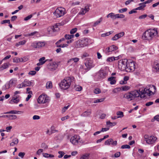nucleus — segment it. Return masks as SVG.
Listing matches in <instances>:
<instances>
[{"instance_id": "nucleus-31", "label": "nucleus", "mask_w": 159, "mask_h": 159, "mask_svg": "<svg viewBox=\"0 0 159 159\" xmlns=\"http://www.w3.org/2000/svg\"><path fill=\"white\" fill-rule=\"evenodd\" d=\"M29 94L28 95L27 97L26 98V101H28L30 99L31 97L32 94V91H29L27 93Z\"/></svg>"}, {"instance_id": "nucleus-62", "label": "nucleus", "mask_w": 159, "mask_h": 159, "mask_svg": "<svg viewBox=\"0 0 159 159\" xmlns=\"http://www.w3.org/2000/svg\"><path fill=\"white\" fill-rule=\"evenodd\" d=\"M89 5H87L84 8H83V9L85 11H86V12H87L89 10Z\"/></svg>"}, {"instance_id": "nucleus-48", "label": "nucleus", "mask_w": 159, "mask_h": 159, "mask_svg": "<svg viewBox=\"0 0 159 159\" xmlns=\"http://www.w3.org/2000/svg\"><path fill=\"white\" fill-rule=\"evenodd\" d=\"M127 9L126 8H122L119 10V12L120 13H122L127 11Z\"/></svg>"}, {"instance_id": "nucleus-50", "label": "nucleus", "mask_w": 159, "mask_h": 159, "mask_svg": "<svg viewBox=\"0 0 159 159\" xmlns=\"http://www.w3.org/2000/svg\"><path fill=\"white\" fill-rule=\"evenodd\" d=\"M77 28H76L72 29L70 31V34H72L75 33L77 31Z\"/></svg>"}, {"instance_id": "nucleus-2", "label": "nucleus", "mask_w": 159, "mask_h": 159, "mask_svg": "<svg viewBox=\"0 0 159 159\" xmlns=\"http://www.w3.org/2000/svg\"><path fill=\"white\" fill-rule=\"evenodd\" d=\"M157 31L156 28L148 30L143 33L142 38L145 40H151L157 36Z\"/></svg>"}, {"instance_id": "nucleus-12", "label": "nucleus", "mask_w": 159, "mask_h": 159, "mask_svg": "<svg viewBox=\"0 0 159 159\" xmlns=\"http://www.w3.org/2000/svg\"><path fill=\"white\" fill-rule=\"evenodd\" d=\"M135 68V63L134 61H131L127 63V68H126V71L130 72L131 71H133Z\"/></svg>"}, {"instance_id": "nucleus-29", "label": "nucleus", "mask_w": 159, "mask_h": 159, "mask_svg": "<svg viewBox=\"0 0 159 159\" xmlns=\"http://www.w3.org/2000/svg\"><path fill=\"white\" fill-rule=\"evenodd\" d=\"M64 37L66 39L69 40L73 38L74 37V35L73 34H66Z\"/></svg>"}, {"instance_id": "nucleus-51", "label": "nucleus", "mask_w": 159, "mask_h": 159, "mask_svg": "<svg viewBox=\"0 0 159 159\" xmlns=\"http://www.w3.org/2000/svg\"><path fill=\"white\" fill-rule=\"evenodd\" d=\"M94 92L95 94H98L101 93V90L100 89L96 88L94 89Z\"/></svg>"}, {"instance_id": "nucleus-23", "label": "nucleus", "mask_w": 159, "mask_h": 159, "mask_svg": "<svg viewBox=\"0 0 159 159\" xmlns=\"http://www.w3.org/2000/svg\"><path fill=\"white\" fill-rule=\"evenodd\" d=\"M91 110H88L84 112L82 115L84 116H87L90 115L91 114Z\"/></svg>"}, {"instance_id": "nucleus-64", "label": "nucleus", "mask_w": 159, "mask_h": 159, "mask_svg": "<svg viewBox=\"0 0 159 159\" xmlns=\"http://www.w3.org/2000/svg\"><path fill=\"white\" fill-rule=\"evenodd\" d=\"M118 18H125V15L122 14H118Z\"/></svg>"}, {"instance_id": "nucleus-30", "label": "nucleus", "mask_w": 159, "mask_h": 159, "mask_svg": "<svg viewBox=\"0 0 159 159\" xmlns=\"http://www.w3.org/2000/svg\"><path fill=\"white\" fill-rule=\"evenodd\" d=\"M52 87V82L51 81H49L46 84V88L47 89H51Z\"/></svg>"}, {"instance_id": "nucleus-5", "label": "nucleus", "mask_w": 159, "mask_h": 159, "mask_svg": "<svg viewBox=\"0 0 159 159\" xmlns=\"http://www.w3.org/2000/svg\"><path fill=\"white\" fill-rule=\"evenodd\" d=\"M88 39L84 38L80 39L77 41L75 44L76 48H83L88 45L89 44Z\"/></svg>"}, {"instance_id": "nucleus-37", "label": "nucleus", "mask_w": 159, "mask_h": 159, "mask_svg": "<svg viewBox=\"0 0 159 159\" xmlns=\"http://www.w3.org/2000/svg\"><path fill=\"white\" fill-rule=\"evenodd\" d=\"M140 6L139 7H137L135 9V10H142L143 9V8L145 7L146 6V5L144 4H142L141 5H140Z\"/></svg>"}, {"instance_id": "nucleus-43", "label": "nucleus", "mask_w": 159, "mask_h": 159, "mask_svg": "<svg viewBox=\"0 0 159 159\" xmlns=\"http://www.w3.org/2000/svg\"><path fill=\"white\" fill-rule=\"evenodd\" d=\"M86 12V11H85L83 9V8H82L80 11L79 12V15H84Z\"/></svg>"}, {"instance_id": "nucleus-13", "label": "nucleus", "mask_w": 159, "mask_h": 159, "mask_svg": "<svg viewBox=\"0 0 159 159\" xmlns=\"http://www.w3.org/2000/svg\"><path fill=\"white\" fill-rule=\"evenodd\" d=\"M80 139V136L77 135H75L71 137L70 139V142L73 144L77 145L79 142Z\"/></svg>"}, {"instance_id": "nucleus-60", "label": "nucleus", "mask_w": 159, "mask_h": 159, "mask_svg": "<svg viewBox=\"0 0 159 159\" xmlns=\"http://www.w3.org/2000/svg\"><path fill=\"white\" fill-rule=\"evenodd\" d=\"M71 60H72V62H76L79 60V59L78 58L75 57L71 58Z\"/></svg>"}, {"instance_id": "nucleus-36", "label": "nucleus", "mask_w": 159, "mask_h": 159, "mask_svg": "<svg viewBox=\"0 0 159 159\" xmlns=\"http://www.w3.org/2000/svg\"><path fill=\"white\" fill-rule=\"evenodd\" d=\"M74 89L76 91H80L82 89V88L79 85H76L74 87Z\"/></svg>"}, {"instance_id": "nucleus-59", "label": "nucleus", "mask_w": 159, "mask_h": 159, "mask_svg": "<svg viewBox=\"0 0 159 159\" xmlns=\"http://www.w3.org/2000/svg\"><path fill=\"white\" fill-rule=\"evenodd\" d=\"M129 87L128 86H125L122 87V89L124 91L128 90L129 89Z\"/></svg>"}, {"instance_id": "nucleus-15", "label": "nucleus", "mask_w": 159, "mask_h": 159, "mask_svg": "<svg viewBox=\"0 0 159 159\" xmlns=\"http://www.w3.org/2000/svg\"><path fill=\"white\" fill-rule=\"evenodd\" d=\"M107 74L105 70H100L98 73V77L99 79H103L106 77L107 76Z\"/></svg>"}, {"instance_id": "nucleus-38", "label": "nucleus", "mask_w": 159, "mask_h": 159, "mask_svg": "<svg viewBox=\"0 0 159 159\" xmlns=\"http://www.w3.org/2000/svg\"><path fill=\"white\" fill-rule=\"evenodd\" d=\"M10 120H15L17 118V116L16 115H8V117Z\"/></svg>"}, {"instance_id": "nucleus-63", "label": "nucleus", "mask_w": 159, "mask_h": 159, "mask_svg": "<svg viewBox=\"0 0 159 159\" xmlns=\"http://www.w3.org/2000/svg\"><path fill=\"white\" fill-rule=\"evenodd\" d=\"M36 72L34 70H32L30 71L28 73L29 75H35L36 74Z\"/></svg>"}, {"instance_id": "nucleus-41", "label": "nucleus", "mask_w": 159, "mask_h": 159, "mask_svg": "<svg viewBox=\"0 0 159 159\" xmlns=\"http://www.w3.org/2000/svg\"><path fill=\"white\" fill-rule=\"evenodd\" d=\"M124 32H122L116 34L117 36L118 39H119L120 37H122L124 35Z\"/></svg>"}, {"instance_id": "nucleus-16", "label": "nucleus", "mask_w": 159, "mask_h": 159, "mask_svg": "<svg viewBox=\"0 0 159 159\" xmlns=\"http://www.w3.org/2000/svg\"><path fill=\"white\" fill-rule=\"evenodd\" d=\"M117 144V141H114L112 139H110L105 141V144L109 145L111 144L113 146L116 145Z\"/></svg>"}, {"instance_id": "nucleus-4", "label": "nucleus", "mask_w": 159, "mask_h": 159, "mask_svg": "<svg viewBox=\"0 0 159 159\" xmlns=\"http://www.w3.org/2000/svg\"><path fill=\"white\" fill-rule=\"evenodd\" d=\"M156 91V87L152 85L148 86L145 88H143L139 89V91L142 95L146 94L147 95L150 96L152 94H154Z\"/></svg>"}, {"instance_id": "nucleus-27", "label": "nucleus", "mask_w": 159, "mask_h": 159, "mask_svg": "<svg viewBox=\"0 0 159 159\" xmlns=\"http://www.w3.org/2000/svg\"><path fill=\"white\" fill-rule=\"evenodd\" d=\"M102 17L100 18L97 21L94 23L93 26V27H96L97 25L99 24L100 22L102 21Z\"/></svg>"}, {"instance_id": "nucleus-9", "label": "nucleus", "mask_w": 159, "mask_h": 159, "mask_svg": "<svg viewBox=\"0 0 159 159\" xmlns=\"http://www.w3.org/2000/svg\"><path fill=\"white\" fill-rule=\"evenodd\" d=\"M144 138L146 143L149 144L154 143L157 139V138L153 136H149L147 134H145L144 136Z\"/></svg>"}, {"instance_id": "nucleus-56", "label": "nucleus", "mask_w": 159, "mask_h": 159, "mask_svg": "<svg viewBox=\"0 0 159 159\" xmlns=\"http://www.w3.org/2000/svg\"><path fill=\"white\" fill-rule=\"evenodd\" d=\"M25 155V153L24 152H20L18 154V156L21 157L22 158H23L24 156Z\"/></svg>"}, {"instance_id": "nucleus-61", "label": "nucleus", "mask_w": 159, "mask_h": 159, "mask_svg": "<svg viewBox=\"0 0 159 159\" xmlns=\"http://www.w3.org/2000/svg\"><path fill=\"white\" fill-rule=\"evenodd\" d=\"M153 104V102H149L146 103L145 105L147 107H148L151 105H152Z\"/></svg>"}, {"instance_id": "nucleus-47", "label": "nucleus", "mask_w": 159, "mask_h": 159, "mask_svg": "<svg viewBox=\"0 0 159 159\" xmlns=\"http://www.w3.org/2000/svg\"><path fill=\"white\" fill-rule=\"evenodd\" d=\"M7 23L10 24V20H3L1 22V24H2Z\"/></svg>"}, {"instance_id": "nucleus-49", "label": "nucleus", "mask_w": 159, "mask_h": 159, "mask_svg": "<svg viewBox=\"0 0 159 159\" xmlns=\"http://www.w3.org/2000/svg\"><path fill=\"white\" fill-rule=\"evenodd\" d=\"M130 148V146L129 145H127V144H125L124 145H123L121 146V148L122 149H125V148Z\"/></svg>"}, {"instance_id": "nucleus-24", "label": "nucleus", "mask_w": 159, "mask_h": 159, "mask_svg": "<svg viewBox=\"0 0 159 159\" xmlns=\"http://www.w3.org/2000/svg\"><path fill=\"white\" fill-rule=\"evenodd\" d=\"M154 68L157 70L159 71V63L157 61H155L154 63Z\"/></svg>"}, {"instance_id": "nucleus-8", "label": "nucleus", "mask_w": 159, "mask_h": 159, "mask_svg": "<svg viewBox=\"0 0 159 159\" xmlns=\"http://www.w3.org/2000/svg\"><path fill=\"white\" fill-rule=\"evenodd\" d=\"M128 60L127 59L120 60L118 61V67L121 71L125 70L127 68Z\"/></svg>"}, {"instance_id": "nucleus-14", "label": "nucleus", "mask_w": 159, "mask_h": 159, "mask_svg": "<svg viewBox=\"0 0 159 159\" xmlns=\"http://www.w3.org/2000/svg\"><path fill=\"white\" fill-rule=\"evenodd\" d=\"M58 25H56L55 26H52L48 28V31L49 34H51L52 33L59 30L58 27Z\"/></svg>"}, {"instance_id": "nucleus-7", "label": "nucleus", "mask_w": 159, "mask_h": 159, "mask_svg": "<svg viewBox=\"0 0 159 159\" xmlns=\"http://www.w3.org/2000/svg\"><path fill=\"white\" fill-rule=\"evenodd\" d=\"M65 14V9L62 7L57 8L54 12L53 14L57 17H60Z\"/></svg>"}, {"instance_id": "nucleus-54", "label": "nucleus", "mask_w": 159, "mask_h": 159, "mask_svg": "<svg viewBox=\"0 0 159 159\" xmlns=\"http://www.w3.org/2000/svg\"><path fill=\"white\" fill-rule=\"evenodd\" d=\"M65 38H62L60 39L58 41L56 42L55 43V44L56 45H57L58 44H59L62 41H63L65 40Z\"/></svg>"}, {"instance_id": "nucleus-10", "label": "nucleus", "mask_w": 159, "mask_h": 159, "mask_svg": "<svg viewBox=\"0 0 159 159\" xmlns=\"http://www.w3.org/2000/svg\"><path fill=\"white\" fill-rule=\"evenodd\" d=\"M37 101L39 103H45L48 102L49 99L48 97L46 95L42 94L40 95L37 99Z\"/></svg>"}, {"instance_id": "nucleus-46", "label": "nucleus", "mask_w": 159, "mask_h": 159, "mask_svg": "<svg viewBox=\"0 0 159 159\" xmlns=\"http://www.w3.org/2000/svg\"><path fill=\"white\" fill-rule=\"evenodd\" d=\"M153 0H148L146 1H145L143 2L140 3L139 4V5H141L142 4H144L145 5L147 3H149L151 2Z\"/></svg>"}, {"instance_id": "nucleus-34", "label": "nucleus", "mask_w": 159, "mask_h": 159, "mask_svg": "<svg viewBox=\"0 0 159 159\" xmlns=\"http://www.w3.org/2000/svg\"><path fill=\"white\" fill-rule=\"evenodd\" d=\"M13 62L16 63L21 62V58H18L17 57H15L13 59Z\"/></svg>"}, {"instance_id": "nucleus-17", "label": "nucleus", "mask_w": 159, "mask_h": 159, "mask_svg": "<svg viewBox=\"0 0 159 159\" xmlns=\"http://www.w3.org/2000/svg\"><path fill=\"white\" fill-rule=\"evenodd\" d=\"M22 86L26 87L28 86H33L34 83L32 81H29V80L26 79L22 83Z\"/></svg>"}, {"instance_id": "nucleus-42", "label": "nucleus", "mask_w": 159, "mask_h": 159, "mask_svg": "<svg viewBox=\"0 0 159 159\" xmlns=\"http://www.w3.org/2000/svg\"><path fill=\"white\" fill-rule=\"evenodd\" d=\"M111 31H109L106 33L102 34L101 36L102 37H105V36H108L110 35L112 33L111 32Z\"/></svg>"}, {"instance_id": "nucleus-45", "label": "nucleus", "mask_w": 159, "mask_h": 159, "mask_svg": "<svg viewBox=\"0 0 159 159\" xmlns=\"http://www.w3.org/2000/svg\"><path fill=\"white\" fill-rule=\"evenodd\" d=\"M57 45V47L58 48H60V47L64 48V47H67L68 46V45L66 44H60V45H59V44H58Z\"/></svg>"}, {"instance_id": "nucleus-21", "label": "nucleus", "mask_w": 159, "mask_h": 159, "mask_svg": "<svg viewBox=\"0 0 159 159\" xmlns=\"http://www.w3.org/2000/svg\"><path fill=\"white\" fill-rule=\"evenodd\" d=\"M116 77L114 76H111L108 79V80L110 81L111 84H114L116 83V81L115 80Z\"/></svg>"}, {"instance_id": "nucleus-57", "label": "nucleus", "mask_w": 159, "mask_h": 159, "mask_svg": "<svg viewBox=\"0 0 159 159\" xmlns=\"http://www.w3.org/2000/svg\"><path fill=\"white\" fill-rule=\"evenodd\" d=\"M36 33H37L36 31H34V32L31 33L30 34H25V37H27V36H28L34 35Z\"/></svg>"}, {"instance_id": "nucleus-6", "label": "nucleus", "mask_w": 159, "mask_h": 159, "mask_svg": "<svg viewBox=\"0 0 159 159\" xmlns=\"http://www.w3.org/2000/svg\"><path fill=\"white\" fill-rule=\"evenodd\" d=\"M84 64L86 68L85 69L87 70H90L95 66L93 61L90 58H87L84 60Z\"/></svg>"}, {"instance_id": "nucleus-40", "label": "nucleus", "mask_w": 159, "mask_h": 159, "mask_svg": "<svg viewBox=\"0 0 159 159\" xmlns=\"http://www.w3.org/2000/svg\"><path fill=\"white\" fill-rule=\"evenodd\" d=\"M124 32H122L116 34L117 36L118 39H119L120 37H122L124 35Z\"/></svg>"}, {"instance_id": "nucleus-33", "label": "nucleus", "mask_w": 159, "mask_h": 159, "mask_svg": "<svg viewBox=\"0 0 159 159\" xmlns=\"http://www.w3.org/2000/svg\"><path fill=\"white\" fill-rule=\"evenodd\" d=\"M116 115L118 116L117 117L119 118H121L124 116L123 112L121 111H118L116 112Z\"/></svg>"}, {"instance_id": "nucleus-32", "label": "nucleus", "mask_w": 159, "mask_h": 159, "mask_svg": "<svg viewBox=\"0 0 159 159\" xmlns=\"http://www.w3.org/2000/svg\"><path fill=\"white\" fill-rule=\"evenodd\" d=\"M106 124L109 126H113L116 125V122H111L110 121L107 122Z\"/></svg>"}, {"instance_id": "nucleus-52", "label": "nucleus", "mask_w": 159, "mask_h": 159, "mask_svg": "<svg viewBox=\"0 0 159 159\" xmlns=\"http://www.w3.org/2000/svg\"><path fill=\"white\" fill-rule=\"evenodd\" d=\"M58 153L60 154L58 157L60 158L62 157L64 154V153L63 152L59 151Z\"/></svg>"}, {"instance_id": "nucleus-18", "label": "nucleus", "mask_w": 159, "mask_h": 159, "mask_svg": "<svg viewBox=\"0 0 159 159\" xmlns=\"http://www.w3.org/2000/svg\"><path fill=\"white\" fill-rule=\"evenodd\" d=\"M48 69L51 70H54L57 68V66L56 62H53L50 63L48 66Z\"/></svg>"}, {"instance_id": "nucleus-26", "label": "nucleus", "mask_w": 159, "mask_h": 159, "mask_svg": "<svg viewBox=\"0 0 159 159\" xmlns=\"http://www.w3.org/2000/svg\"><path fill=\"white\" fill-rule=\"evenodd\" d=\"M89 156L90 154L89 153H86L82 155L80 157V159H89Z\"/></svg>"}, {"instance_id": "nucleus-44", "label": "nucleus", "mask_w": 159, "mask_h": 159, "mask_svg": "<svg viewBox=\"0 0 159 159\" xmlns=\"http://www.w3.org/2000/svg\"><path fill=\"white\" fill-rule=\"evenodd\" d=\"M105 99V98H100L99 99H97L96 100H95L94 101V103H97V102H102Z\"/></svg>"}, {"instance_id": "nucleus-1", "label": "nucleus", "mask_w": 159, "mask_h": 159, "mask_svg": "<svg viewBox=\"0 0 159 159\" xmlns=\"http://www.w3.org/2000/svg\"><path fill=\"white\" fill-rule=\"evenodd\" d=\"M139 97H140L141 98H143L145 97V96L142 95L139 91V89L128 92L124 95L123 97L126 99L128 101H130L134 100L136 98Z\"/></svg>"}, {"instance_id": "nucleus-58", "label": "nucleus", "mask_w": 159, "mask_h": 159, "mask_svg": "<svg viewBox=\"0 0 159 159\" xmlns=\"http://www.w3.org/2000/svg\"><path fill=\"white\" fill-rule=\"evenodd\" d=\"M89 56V55L87 53H84L81 56V58L82 59H84L86 57H88Z\"/></svg>"}, {"instance_id": "nucleus-22", "label": "nucleus", "mask_w": 159, "mask_h": 159, "mask_svg": "<svg viewBox=\"0 0 159 159\" xmlns=\"http://www.w3.org/2000/svg\"><path fill=\"white\" fill-rule=\"evenodd\" d=\"M18 139L17 138L13 139L12 142L10 143V145L11 146H14L15 145H17L18 143Z\"/></svg>"}, {"instance_id": "nucleus-11", "label": "nucleus", "mask_w": 159, "mask_h": 159, "mask_svg": "<svg viewBox=\"0 0 159 159\" xmlns=\"http://www.w3.org/2000/svg\"><path fill=\"white\" fill-rule=\"evenodd\" d=\"M118 48L114 45H112L107 48L103 50L104 52L107 55H109L111 54V52L117 50Z\"/></svg>"}, {"instance_id": "nucleus-3", "label": "nucleus", "mask_w": 159, "mask_h": 159, "mask_svg": "<svg viewBox=\"0 0 159 159\" xmlns=\"http://www.w3.org/2000/svg\"><path fill=\"white\" fill-rule=\"evenodd\" d=\"M74 79L73 76L66 77L59 84L60 88L63 90L68 89L71 83L74 80Z\"/></svg>"}, {"instance_id": "nucleus-53", "label": "nucleus", "mask_w": 159, "mask_h": 159, "mask_svg": "<svg viewBox=\"0 0 159 159\" xmlns=\"http://www.w3.org/2000/svg\"><path fill=\"white\" fill-rule=\"evenodd\" d=\"M33 15H30L24 18V20L25 21H27L30 19L32 17Z\"/></svg>"}, {"instance_id": "nucleus-19", "label": "nucleus", "mask_w": 159, "mask_h": 159, "mask_svg": "<svg viewBox=\"0 0 159 159\" xmlns=\"http://www.w3.org/2000/svg\"><path fill=\"white\" fill-rule=\"evenodd\" d=\"M20 96H13L12 99L10 101V103H12V102H13L14 103H18L20 101Z\"/></svg>"}, {"instance_id": "nucleus-28", "label": "nucleus", "mask_w": 159, "mask_h": 159, "mask_svg": "<svg viewBox=\"0 0 159 159\" xmlns=\"http://www.w3.org/2000/svg\"><path fill=\"white\" fill-rule=\"evenodd\" d=\"M8 67V65L7 63H5L2 65L1 67H0V71H2L4 69H6Z\"/></svg>"}, {"instance_id": "nucleus-55", "label": "nucleus", "mask_w": 159, "mask_h": 159, "mask_svg": "<svg viewBox=\"0 0 159 159\" xmlns=\"http://www.w3.org/2000/svg\"><path fill=\"white\" fill-rule=\"evenodd\" d=\"M107 61L108 62H112L113 61H115V59L114 58V57H109L107 59Z\"/></svg>"}, {"instance_id": "nucleus-35", "label": "nucleus", "mask_w": 159, "mask_h": 159, "mask_svg": "<svg viewBox=\"0 0 159 159\" xmlns=\"http://www.w3.org/2000/svg\"><path fill=\"white\" fill-rule=\"evenodd\" d=\"M26 42V41L24 40H23L21 41H20L18 43H16V47H18L20 45H24L25 43Z\"/></svg>"}, {"instance_id": "nucleus-20", "label": "nucleus", "mask_w": 159, "mask_h": 159, "mask_svg": "<svg viewBox=\"0 0 159 159\" xmlns=\"http://www.w3.org/2000/svg\"><path fill=\"white\" fill-rule=\"evenodd\" d=\"M23 111H18L16 110H11V111L7 112L4 113V114H19L20 113H23Z\"/></svg>"}, {"instance_id": "nucleus-39", "label": "nucleus", "mask_w": 159, "mask_h": 159, "mask_svg": "<svg viewBox=\"0 0 159 159\" xmlns=\"http://www.w3.org/2000/svg\"><path fill=\"white\" fill-rule=\"evenodd\" d=\"M10 88V84H6L4 85L2 88L3 90H6Z\"/></svg>"}, {"instance_id": "nucleus-25", "label": "nucleus", "mask_w": 159, "mask_h": 159, "mask_svg": "<svg viewBox=\"0 0 159 159\" xmlns=\"http://www.w3.org/2000/svg\"><path fill=\"white\" fill-rule=\"evenodd\" d=\"M37 45L38 48H39L43 47H44L45 45V43L43 42H39L37 43Z\"/></svg>"}]
</instances>
